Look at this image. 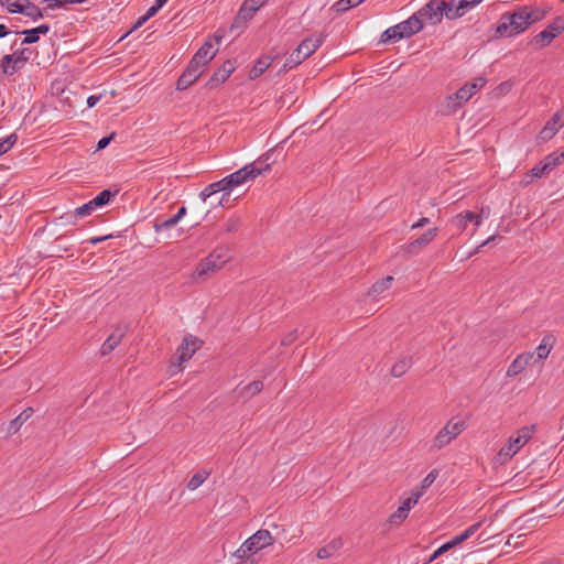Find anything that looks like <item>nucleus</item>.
<instances>
[{
    "mask_svg": "<svg viewBox=\"0 0 564 564\" xmlns=\"http://www.w3.org/2000/svg\"><path fill=\"white\" fill-rule=\"evenodd\" d=\"M564 127V110H560L545 123L539 133L542 142L551 140Z\"/></svg>",
    "mask_w": 564,
    "mask_h": 564,
    "instance_id": "obj_14",
    "label": "nucleus"
},
{
    "mask_svg": "<svg viewBox=\"0 0 564 564\" xmlns=\"http://www.w3.org/2000/svg\"><path fill=\"white\" fill-rule=\"evenodd\" d=\"M410 367H411V358H403L392 366L391 375L393 377L399 378V377L403 376L409 370Z\"/></svg>",
    "mask_w": 564,
    "mask_h": 564,
    "instance_id": "obj_34",
    "label": "nucleus"
},
{
    "mask_svg": "<svg viewBox=\"0 0 564 564\" xmlns=\"http://www.w3.org/2000/svg\"><path fill=\"white\" fill-rule=\"evenodd\" d=\"M365 0H339L335 3L334 9L336 12H344L352 7H356L364 2Z\"/></svg>",
    "mask_w": 564,
    "mask_h": 564,
    "instance_id": "obj_39",
    "label": "nucleus"
},
{
    "mask_svg": "<svg viewBox=\"0 0 564 564\" xmlns=\"http://www.w3.org/2000/svg\"><path fill=\"white\" fill-rule=\"evenodd\" d=\"M267 0H246V2H250V4H253L258 9L262 7L265 3Z\"/></svg>",
    "mask_w": 564,
    "mask_h": 564,
    "instance_id": "obj_62",
    "label": "nucleus"
},
{
    "mask_svg": "<svg viewBox=\"0 0 564 564\" xmlns=\"http://www.w3.org/2000/svg\"><path fill=\"white\" fill-rule=\"evenodd\" d=\"M562 32H564V17L557 18L545 30L535 35L532 42L539 47H544Z\"/></svg>",
    "mask_w": 564,
    "mask_h": 564,
    "instance_id": "obj_10",
    "label": "nucleus"
},
{
    "mask_svg": "<svg viewBox=\"0 0 564 564\" xmlns=\"http://www.w3.org/2000/svg\"><path fill=\"white\" fill-rule=\"evenodd\" d=\"M18 34L25 35V37L22 41L23 44H32L39 41V35L35 29L24 30L22 32H18Z\"/></svg>",
    "mask_w": 564,
    "mask_h": 564,
    "instance_id": "obj_44",
    "label": "nucleus"
},
{
    "mask_svg": "<svg viewBox=\"0 0 564 564\" xmlns=\"http://www.w3.org/2000/svg\"><path fill=\"white\" fill-rule=\"evenodd\" d=\"M528 9L522 8L513 13H506L500 18L497 33L503 36H513L529 28Z\"/></svg>",
    "mask_w": 564,
    "mask_h": 564,
    "instance_id": "obj_1",
    "label": "nucleus"
},
{
    "mask_svg": "<svg viewBox=\"0 0 564 564\" xmlns=\"http://www.w3.org/2000/svg\"><path fill=\"white\" fill-rule=\"evenodd\" d=\"M177 218H175L174 216L166 219V220H163L161 223L156 221L155 225H154V229L156 232L163 230V229H170V228H173L174 226L177 225Z\"/></svg>",
    "mask_w": 564,
    "mask_h": 564,
    "instance_id": "obj_43",
    "label": "nucleus"
},
{
    "mask_svg": "<svg viewBox=\"0 0 564 564\" xmlns=\"http://www.w3.org/2000/svg\"><path fill=\"white\" fill-rule=\"evenodd\" d=\"M475 7L476 6L468 0H449L447 12H445V18L448 20L462 18Z\"/></svg>",
    "mask_w": 564,
    "mask_h": 564,
    "instance_id": "obj_18",
    "label": "nucleus"
},
{
    "mask_svg": "<svg viewBox=\"0 0 564 564\" xmlns=\"http://www.w3.org/2000/svg\"><path fill=\"white\" fill-rule=\"evenodd\" d=\"M393 281V276L388 275L387 278L382 279L381 281L375 283L371 289L369 290V295L371 296H378L386 290H388Z\"/></svg>",
    "mask_w": 564,
    "mask_h": 564,
    "instance_id": "obj_30",
    "label": "nucleus"
},
{
    "mask_svg": "<svg viewBox=\"0 0 564 564\" xmlns=\"http://www.w3.org/2000/svg\"><path fill=\"white\" fill-rule=\"evenodd\" d=\"M209 254H217L219 257L217 258L216 262H218L220 267H223L230 259L229 249L227 247L217 248Z\"/></svg>",
    "mask_w": 564,
    "mask_h": 564,
    "instance_id": "obj_41",
    "label": "nucleus"
},
{
    "mask_svg": "<svg viewBox=\"0 0 564 564\" xmlns=\"http://www.w3.org/2000/svg\"><path fill=\"white\" fill-rule=\"evenodd\" d=\"M167 0H155L154 4L149 8V10L147 11V13L141 17L137 23L134 24V26L124 34V36H127L128 34H130L132 31L137 30L138 28H140L143 23H145L149 19H151L152 17H154L159 10L166 3Z\"/></svg>",
    "mask_w": 564,
    "mask_h": 564,
    "instance_id": "obj_26",
    "label": "nucleus"
},
{
    "mask_svg": "<svg viewBox=\"0 0 564 564\" xmlns=\"http://www.w3.org/2000/svg\"><path fill=\"white\" fill-rule=\"evenodd\" d=\"M423 29V23L419 17L411 15L408 20L387 29L380 37L381 43L397 42L403 37L416 34Z\"/></svg>",
    "mask_w": 564,
    "mask_h": 564,
    "instance_id": "obj_2",
    "label": "nucleus"
},
{
    "mask_svg": "<svg viewBox=\"0 0 564 564\" xmlns=\"http://www.w3.org/2000/svg\"><path fill=\"white\" fill-rule=\"evenodd\" d=\"M9 30L4 24H0V39L9 34Z\"/></svg>",
    "mask_w": 564,
    "mask_h": 564,
    "instance_id": "obj_64",
    "label": "nucleus"
},
{
    "mask_svg": "<svg viewBox=\"0 0 564 564\" xmlns=\"http://www.w3.org/2000/svg\"><path fill=\"white\" fill-rule=\"evenodd\" d=\"M473 95L468 88L464 85L455 94L447 97L445 102V110L447 113H453L458 110L463 104L467 102Z\"/></svg>",
    "mask_w": 564,
    "mask_h": 564,
    "instance_id": "obj_17",
    "label": "nucleus"
},
{
    "mask_svg": "<svg viewBox=\"0 0 564 564\" xmlns=\"http://www.w3.org/2000/svg\"><path fill=\"white\" fill-rule=\"evenodd\" d=\"M274 539L270 531L261 529L246 540V547H250L251 554H256L264 547L271 545Z\"/></svg>",
    "mask_w": 564,
    "mask_h": 564,
    "instance_id": "obj_13",
    "label": "nucleus"
},
{
    "mask_svg": "<svg viewBox=\"0 0 564 564\" xmlns=\"http://www.w3.org/2000/svg\"><path fill=\"white\" fill-rule=\"evenodd\" d=\"M126 333L124 327H118L115 332L105 340L100 348L101 355L110 354L121 341Z\"/></svg>",
    "mask_w": 564,
    "mask_h": 564,
    "instance_id": "obj_22",
    "label": "nucleus"
},
{
    "mask_svg": "<svg viewBox=\"0 0 564 564\" xmlns=\"http://www.w3.org/2000/svg\"><path fill=\"white\" fill-rule=\"evenodd\" d=\"M322 34L303 40L300 45L291 53L284 64L285 67L292 68L308 58L323 43Z\"/></svg>",
    "mask_w": 564,
    "mask_h": 564,
    "instance_id": "obj_4",
    "label": "nucleus"
},
{
    "mask_svg": "<svg viewBox=\"0 0 564 564\" xmlns=\"http://www.w3.org/2000/svg\"><path fill=\"white\" fill-rule=\"evenodd\" d=\"M341 546L340 540H333L317 551V557L325 560L334 556Z\"/></svg>",
    "mask_w": 564,
    "mask_h": 564,
    "instance_id": "obj_28",
    "label": "nucleus"
},
{
    "mask_svg": "<svg viewBox=\"0 0 564 564\" xmlns=\"http://www.w3.org/2000/svg\"><path fill=\"white\" fill-rule=\"evenodd\" d=\"M186 208L183 206L178 209L177 214L174 216L180 221L186 215Z\"/></svg>",
    "mask_w": 564,
    "mask_h": 564,
    "instance_id": "obj_61",
    "label": "nucleus"
},
{
    "mask_svg": "<svg viewBox=\"0 0 564 564\" xmlns=\"http://www.w3.org/2000/svg\"><path fill=\"white\" fill-rule=\"evenodd\" d=\"M424 491L425 489H422V486H420L419 488L412 491L411 498H414L415 502L417 503L419 499L423 496Z\"/></svg>",
    "mask_w": 564,
    "mask_h": 564,
    "instance_id": "obj_58",
    "label": "nucleus"
},
{
    "mask_svg": "<svg viewBox=\"0 0 564 564\" xmlns=\"http://www.w3.org/2000/svg\"><path fill=\"white\" fill-rule=\"evenodd\" d=\"M43 2L47 3V7L45 8V10H47V9L53 10V9H57V8H62V7L66 6L65 0H43Z\"/></svg>",
    "mask_w": 564,
    "mask_h": 564,
    "instance_id": "obj_51",
    "label": "nucleus"
},
{
    "mask_svg": "<svg viewBox=\"0 0 564 564\" xmlns=\"http://www.w3.org/2000/svg\"><path fill=\"white\" fill-rule=\"evenodd\" d=\"M297 338V330H292L291 333H289L288 335H285L282 340H281V344L283 346H289L291 345L295 339Z\"/></svg>",
    "mask_w": 564,
    "mask_h": 564,
    "instance_id": "obj_50",
    "label": "nucleus"
},
{
    "mask_svg": "<svg viewBox=\"0 0 564 564\" xmlns=\"http://www.w3.org/2000/svg\"><path fill=\"white\" fill-rule=\"evenodd\" d=\"M564 159V152H554L549 154L542 162L547 172H551L555 166L560 165Z\"/></svg>",
    "mask_w": 564,
    "mask_h": 564,
    "instance_id": "obj_33",
    "label": "nucleus"
},
{
    "mask_svg": "<svg viewBox=\"0 0 564 564\" xmlns=\"http://www.w3.org/2000/svg\"><path fill=\"white\" fill-rule=\"evenodd\" d=\"M217 258H219L217 254H209L202 262H199L192 274V279L195 282L205 281L218 270H220L223 267L216 262Z\"/></svg>",
    "mask_w": 564,
    "mask_h": 564,
    "instance_id": "obj_9",
    "label": "nucleus"
},
{
    "mask_svg": "<svg viewBox=\"0 0 564 564\" xmlns=\"http://www.w3.org/2000/svg\"><path fill=\"white\" fill-rule=\"evenodd\" d=\"M486 83V79L482 77H478L474 80V83L469 85H465L470 94L474 96L478 89H480Z\"/></svg>",
    "mask_w": 564,
    "mask_h": 564,
    "instance_id": "obj_47",
    "label": "nucleus"
},
{
    "mask_svg": "<svg viewBox=\"0 0 564 564\" xmlns=\"http://www.w3.org/2000/svg\"><path fill=\"white\" fill-rule=\"evenodd\" d=\"M37 35L40 34H46L50 31V25L47 24H41L37 28H35Z\"/></svg>",
    "mask_w": 564,
    "mask_h": 564,
    "instance_id": "obj_59",
    "label": "nucleus"
},
{
    "mask_svg": "<svg viewBox=\"0 0 564 564\" xmlns=\"http://www.w3.org/2000/svg\"><path fill=\"white\" fill-rule=\"evenodd\" d=\"M199 346L200 341L196 337H193L191 335L184 337L182 345L177 349L178 371H182V364L189 360L195 354V351L199 348Z\"/></svg>",
    "mask_w": 564,
    "mask_h": 564,
    "instance_id": "obj_15",
    "label": "nucleus"
},
{
    "mask_svg": "<svg viewBox=\"0 0 564 564\" xmlns=\"http://www.w3.org/2000/svg\"><path fill=\"white\" fill-rule=\"evenodd\" d=\"M416 505L415 502V499L414 498H411L409 497L408 499H405L402 505L400 506L401 508H404V511L409 513V511L411 510V508Z\"/></svg>",
    "mask_w": 564,
    "mask_h": 564,
    "instance_id": "obj_54",
    "label": "nucleus"
},
{
    "mask_svg": "<svg viewBox=\"0 0 564 564\" xmlns=\"http://www.w3.org/2000/svg\"><path fill=\"white\" fill-rule=\"evenodd\" d=\"M448 1L445 0H430L422 7L413 17H419L420 22L426 21L433 25L438 24L445 12H447Z\"/></svg>",
    "mask_w": 564,
    "mask_h": 564,
    "instance_id": "obj_5",
    "label": "nucleus"
},
{
    "mask_svg": "<svg viewBox=\"0 0 564 564\" xmlns=\"http://www.w3.org/2000/svg\"><path fill=\"white\" fill-rule=\"evenodd\" d=\"M534 359V352H524L519 355L508 367L507 376L516 377L521 373Z\"/></svg>",
    "mask_w": 564,
    "mask_h": 564,
    "instance_id": "obj_19",
    "label": "nucleus"
},
{
    "mask_svg": "<svg viewBox=\"0 0 564 564\" xmlns=\"http://www.w3.org/2000/svg\"><path fill=\"white\" fill-rule=\"evenodd\" d=\"M554 343L555 338L552 335L544 336L541 344L536 347L533 361H541L547 358Z\"/></svg>",
    "mask_w": 564,
    "mask_h": 564,
    "instance_id": "obj_24",
    "label": "nucleus"
},
{
    "mask_svg": "<svg viewBox=\"0 0 564 564\" xmlns=\"http://www.w3.org/2000/svg\"><path fill=\"white\" fill-rule=\"evenodd\" d=\"M209 476V473L206 470L196 473L187 482V488L189 490L197 489Z\"/></svg>",
    "mask_w": 564,
    "mask_h": 564,
    "instance_id": "obj_38",
    "label": "nucleus"
},
{
    "mask_svg": "<svg viewBox=\"0 0 564 564\" xmlns=\"http://www.w3.org/2000/svg\"><path fill=\"white\" fill-rule=\"evenodd\" d=\"M546 14V11L545 10H542V9H535V10H532V11H529L528 10V22H529V26L533 23H535L536 21H540L542 20Z\"/></svg>",
    "mask_w": 564,
    "mask_h": 564,
    "instance_id": "obj_45",
    "label": "nucleus"
},
{
    "mask_svg": "<svg viewBox=\"0 0 564 564\" xmlns=\"http://www.w3.org/2000/svg\"><path fill=\"white\" fill-rule=\"evenodd\" d=\"M465 429L466 425L463 421H448L446 425L435 435L432 447L434 449H442L453 440H455Z\"/></svg>",
    "mask_w": 564,
    "mask_h": 564,
    "instance_id": "obj_7",
    "label": "nucleus"
},
{
    "mask_svg": "<svg viewBox=\"0 0 564 564\" xmlns=\"http://www.w3.org/2000/svg\"><path fill=\"white\" fill-rule=\"evenodd\" d=\"M438 228H431L423 235H421L417 239L413 240L409 245L404 247L405 251L409 253L416 252L417 249H421L429 245L437 235Z\"/></svg>",
    "mask_w": 564,
    "mask_h": 564,
    "instance_id": "obj_21",
    "label": "nucleus"
},
{
    "mask_svg": "<svg viewBox=\"0 0 564 564\" xmlns=\"http://www.w3.org/2000/svg\"><path fill=\"white\" fill-rule=\"evenodd\" d=\"M249 553H251V550H250V547H248V549L246 547V541H245L241 544V546L237 551H235L234 556L243 561Z\"/></svg>",
    "mask_w": 564,
    "mask_h": 564,
    "instance_id": "obj_49",
    "label": "nucleus"
},
{
    "mask_svg": "<svg viewBox=\"0 0 564 564\" xmlns=\"http://www.w3.org/2000/svg\"><path fill=\"white\" fill-rule=\"evenodd\" d=\"M33 414V409L28 408L10 422L9 431L15 433Z\"/></svg>",
    "mask_w": 564,
    "mask_h": 564,
    "instance_id": "obj_29",
    "label": "nucleus"
},
{
    "mask_svg": "<svg viewBox=\"0 0 564 564\" xmlns=\"http://www.w3.org/2000/svg\"><path fill=\"white\" fill-rule=\"evenodd\" d=\"M23 65V59L14 58L13 55H4L1 61V68L6 75H13Z\"/></svg>",
    "mask_w": 564,
    "mask_h": 564,
    "instance_id": "obj_27",
    "label": "nucleus"
},
{
    "mask_svg": "<svg viewBox=\"0 0 564 564\" xmlns=\"http://www.w3.org/2000/svg\"><path fill=\"white\" fill-rule=\"evenodd\" d=\"M238 228V220L236 219H231L229 220L227 224H226V231L227 232H232V231H236Z\"/></svg>",
    "mask_w": 564,
    "mask_h": 564,
    "instance_id": "obj_55",
    "label": "nucleus"
},
{
    "mask_svg": "<svg viewBox=\"0 0 564 564\" xmlns=\"http://www.w3.org/2000/svg\"><path fill=\"white\" fill-rule=\"evenodd\" d=\"M481 525V521L480 522H477L473 525H470L469 528H467L463 533H460L459 535L455 536L453 540H451L449 542L443 544L441 547H438L433 556H432V560L433 558H436L437 556H440L441 554H443L444 552L448 551L449 549L463 543L464 541L468 540L469 538H471L477 531L478 529L480 528Z\"/></svg>",
    "mask_w": 564,
    "mask_h": 564,
    "instance_id": "obj_16",
    "label": "nucleus"
},
{
    "mask_svg": "<svg viewBox=\"0 0 564 564\" xmlns=\"http://www.w3.org/2000/svg\"><path fill=\"white\" fill-rule=\"evenodd\" d=\"M498 239V236L497 235H492L490 236L487 240H485L482 243H480L470 254L469 257H473L474 254L478 253L481 248H484L485 246H488L492 242H495L496 240Z\"/></svg>",
    "mask_w": 564,
    "mask_h": 564,
    "instance_id": "obj_52",
    "label": "nucleus"
},
{
    "mask_svg": "<svg viewBox=\"0 0 564 564\" xmlns=\"http://www.w3.org/2000/svg\"><path fill=\"white\" fill-rule=\"evenodd\" d=\"M535 426H523L518 431V435L510 437L509 443L497 454L496 459L503 464L511 459L532 437Z\"/></svg>",
    "mask_w": 564,
    "mask_h": 564,
    "instance_id": "obj_3",
    "label": "nucleus"
},
{
    "mask_svg": "<svg viewBox=\"0 0 564 564\" xmlns=\"http://www.w3.org/2000/svg\"><path fill=\"white\" fill-rule=\"evenodd\" d=\"M243 564H256V560L253 558V554L249 553L247 557L241 562Z\"/></svg>",
    "mask_w": 564,
    "mask_h": 564,
    "instance_id": "obj_63",
    "label": "nucleus"
},
{
    "mask_svg": "<svg viewBox=\"0 0 564 564\" xmlns=\"http://www.w3.org/2000/svg\"><path fill=\"white\" fill-rule=\"evenodd\" d=\"M438 471L436 469L431 470L423 479L421 486L422 489H427L437 478Z\"/></svg>",
    "mask_w": 564,
    "mask_h": 564,
    "instance_id": "obj_46",
    "label": "nucleus"
},
{
    "mask_svg": "<svg viewBox=\"0 0 564 564\" xmlns=\"http://www.w3.org/2000/svg\"><path fill=\"white\" fill-rule=\"evenodd\" d=\"M258 8L254 7L253 4H250V2H243L242 7L240 8L239 10V14H238V18L237 20L238 21H248L250 20L253 14L257 12Z\"/></svg>",
    "mask_w": 564,
    "mask_h": 564,
    "instance_id": "obj_37",
    "label": "nucleus"
},
{
    "mask_svg": "<svg viewBox=\"0 0 564 564\" xmlns=\"http://www.w3.org/2000/svg\"><path fill=\"white\" fill-rule=\"evenodd\" d=\"M429 223H430V219L426 217H423V218L419 219L415 224H413L411 228L417 229V228L426 226Z\"/></svg>",
    "mask_w": 564,
    "mask_h": 564,
    "instance_id": "obj_56",
    "label": "nucleus"
},
{
    "mask_svg": "<svg viewBox=\"0 0 564 564\" xmlns=\"http://www.w3.org/2000/svg\"><path fill=\"white\" fill-rule=\"evenodd\" d=\"M235 68L236 66L234 61H225L221 67L217 72H215L212 78L209 79L208 86L210 88H214L219 84H223L235 70Z\"/></svg>",
    "mask_w": 564,
    "mask_h": 564,
    "instance_id": "obj_20",
    "label": "nucleus"
},
{
    "mask_svg": "<svg viewBox=\"0 0 564 564\" xmlns=\"http://www.w3.org/2000/svg\"><path fill=\"white\" fill-rule=\"evenodd\" d=\"M217 50H213L210 41L204 43V45L196 52L193 59L205 66L216 55Z\"/></svg>",
    "mask_w": 564,
    "mask_h": 564,
    "instance_id": "obj_25",
    "label": "nucleus"
},
{
    "mask_svg": "<svg viewBox=\"0 0 564 564\" xmlns=\"http://www.w3.org/2000/svg\"><path fill=\"white\" fill-rule=\"evenodd\" d=\"M30 0H0V4L4 7L10 13H20L23 11L25 3Z\"/></svg>",
    "mask_w": 564,
    "mask_h": 564,
    "instance_id": "obj_31",
    "label": "nucleus"
},
{
    "mask_svg": "<svg viewBox=\"0 0 564 564\" xmlns=\"http://www.w3.org/2000/svg\"><path fill=\"white\" fill-rule=\"evenodd\" d=\"M230 189H231V187H230V184L226 176L218 182L209 184L204 191L200 192L199 196H200L202 200L205 202V200H207V198H209L210 196H213L214 194H216L218 192L227 193V192H230Z\"/></svg>",
    "mask_w": 564,
    "mask_h": 564,
    "instance_id": "obj_23",
    "label": "nucleus"
},
{
    "mask_svg": "<svg viewBox=\"0 0 564 564\" xmlns=\"http://www.w3.org/2000/svg\"><path fill=\"white\" fill-rule=\"evenodd\" d=\"M490 215L489 207H482L478 214L473 212L460 213L455 216L451 223L458 228L460 231L465 230L468 225V220H474V225L479 227L484 218H488Z\"/></svg>",
    "mask_w": 564,
    "mask_h": 564,
    "instance_id": "obj_11",
    "label": "nucleus"
},
{
    "mask_svg": "<svg viewBox=\"0 0 564 564\" xmlns=\"http://www.w3.org/2000/svg\"><path fill=\"white\" fill-rule=\"evenodd\" d=\"M113 193L110 189H105L100 192L94 199L84 204L83 206L76 208L74 214H67L62 217V219H66L69 223H73V219L78 217H85L90 215L96 208L101 207L109 203Z\"/></svg>",
    "mask_w": 564,
    "mask_h": 564,
    "instance_id": "obj_8",
    "label": "nucleus"
},
{
    "mask_svg": "<svg viewBox=\"0 0 564 564\" xmlns=\"http://www.w3.org/2000/svg\"><path fill=\"white\" fill-rule=\"evenodd\" d=\"M32 20L36 21L44 17V13L41 9H39L33 2L25 3L23 11L20 12Z\"/></svg>",
    "mask_w": 564,
    "mask_h": 564,
    "instance_id": "obj_35",
    "label": "nucleus"
},
{
    "mask_svg": "<svg viewBox=\"0 0 564 564\" xmlns=\"http://www.w3.org/2000/svg\"><path fill=\"white\" fill-rule=\"evenodd\" d=\"M18 137L15 133L10 134L6 139L0 140V155L7 153L17 142Z\"/></svg>",
    "mask_w": 564,
    "mask_h": 564,
    "instance_id": "obj_40",
    "label": "nucleus"
},
{
    "mask_svg": "<svg viewBox=\"0 0 564 564\" xmlns=\"http://www.w3.org/2000/svg\"><path fill=\"white\" fill-rule=\"evenodd\" d=\"M271 58L269 56H264L258 59L256 65L250 70V78H257L264 73V70L270 66Z\"/></svg>",
    "mask_w": 564,
    "mask_h": 564,
    "instance_id": "obj_32",
    "label": "nucleus"
},
{
    "mask_svg": "<svg viewBox=\"0 0 564 564\" xmlns=\"http://www.w3.org/2000/svg\"><path fill=\"white\" fill-rule=\"evenodd\" d=\"M549 173L546 167L544 166L543 162H540L531 170V175L533 177H542L544 174Z\"/></svg>",
    "mask_w": 564,
    "mask_h": 564,
    "instance_id": "obj_48",
    "label": "nucleus"
},
{
    "mask_svg": "<svg viewBox=\"0 0 564 564\" xmlns=\"http://www.w3.org/2000/svg\"><path fill=\"white\" fill-rule=\"evenodd\" d=\"M260 160L245 165L242 169L227 176L230 187L242 185L243 183L254 180L257 176L270 170V164H265L263 167L257 166Z\"/></svg>",
    "mask_w": 564,
    "mask_h": 564,
    "instance_id": "obj_6",
    "label": "nucleus"
},
{
    "mask_svg": "<svg viewBox=\"0 0 564 564\" xmlns=\"http://www.w3.org/2000/svg\"><path fill=\"white\" fill-rule=\"evenodd\" d=\"M408 514L409 513L404 511V508L399 507L397 511L390 516L389 522L391 524H400L406 519Z\"/></svg>",
    "mask_w": 564,
    "mask_h": 564,
    "instance_id": "obj_42",
    "label": "nucleus"
},
{
    "mask_svg": "<svg viewBox=\"0 0 564 564\" xmlns=\"http://www.w3.org/2000/svg\"><path fill=\"white\" fill-rule=\"evenodd\" d=\"M204 66L199 64L198 62L191 59L187 68L185 72L181 75V77L177 80L176 88L178 90H185L188 88L193 83H195L203 74Z\"/></svg>",
    "mask_w": 564,
    "mask_h": 564,
    "instance_id": "obj_12",
    "label": "nucleus"
},
{
    "mask_svg": "<svg viewBox=\"0 0 564 564\" xmlns=\"http://www.w3.org/2000/svg\"><path fill=\"white\" fill-rule=\"evenodd\" d=\"M101 96L99 95H93V96H89L88 99H87V106L89 108H93L99 100H100Z\"/></svg>",
    "mask_w": 564,
    "mask_h": 564,
    "instance_id": "obj_57",
    "label": "nucleus"
},
{
    "mask_svg": "<svg viewBox=\"0 0 564 564\" xmlns=\"http://www.w3.org/2000/svg\"><path fill=\"white\" fill-rule=\"evenodd\" d=\"M115 135H116V133H113V132H112L111 134H109V135L104 137L102 139H100V140L98 141V144H97V150H102V149H105V148L110 143V141L115 138Z\"/></svg>",
    "mask_w": 564,
    "mask_h": 564,
    "instance_id": "obj_53",
    "label": "nucleus"
},
{
    "mask_svg": "<svg viewBox=\"0 0 564 564\" xmlns=\"http://www.w3.org/2000/svg\"><path fill=\"white\" fill-rule=\"evenodd\" d=\"M230 192L224 193L218 204L225 206L229 202Z\"/></svg>",
    "mask_w": 564,
    "mask_h": 564,
    "instance_id": "obj_60",
    "label": "nucleus"
},
{
    "mask_svg": "<svg viewBox=\"0 0 564 564\" xmlns=\"http://www.w3.org/2000/svg\"><path fill=\"white\" fill-rule=\"evenodd\" d=\"M263 389V383L260 380L253 381L246 387H243L240 391V394L245 398H250L258 394Z\"/></svg>",
    "mask_w": 564,
    "mask_h": 564,
    "instance_id": "obj_36",
    "label": "nucleus"
}]
</instances>
